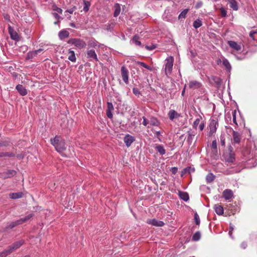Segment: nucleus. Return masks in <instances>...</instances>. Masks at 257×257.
Segmentation results:
<instances>
[{
	"label": "nucleus",
	"instance_id": "nucleus-1",
	"mask_svg": "<svg viewBox=\"0 0 257 257\" xmlns=\"http://www.w3.org/2000/svg\"><path fill=\"white\" fill-rule=\"evenodd\" d=\"M50 142L55 147L56 150L60 153L66 150L65 141L59 136H56L53 139L51 138Z\"/></svg>",
	"mask_w": 257,
	"mask_h": 257
},
{
	"label": "nucleus",
	"instance_id": "nucleus-2",
	"mask_svg": "<svg viewBox=\"0 0 257 257\" xmlns=\"http://www.w3.org/2000/svg\"><path fill=\"white\" fill-rule=\"evenodd\" d=\"M223 157L225 162L227 163H233L235 161V153L233 151L231 146H229L228 150L223 153Z\"/></svg>",
	"mask_w": 257,
	"mask_h": 257
},
{
	"label": "nucleus",
	"instance_id": "nucleus-3",
	"mask_svg": "<svg viewBox=\"0 0 257 257\" xmlns=\"http://www.w3.org/2000/svg\"><path fill=\"white\" fill-rule=\"evenodd\" d=\"M173 62H174V58L172 56L167 58L165 60L164 71H165V74L167 76L170 75L172 73V69H173Z\"/></svg>",
	"mask_w": 257,
	"mask_h": 257
},
{
	"label": "nucleus",
	"instance_id": "nucleus-4",
	"mask_svg": "<svg viewBox=\"0 0 257 257\" xmlns=\"http://www.w3.org/2000/svg\"><path fill=\"white\" fill-rule=\"evenodd\" d=\"M67 43L74 45L80 49L85 48L86 46V43L84 40L78 38H71L68 41Z\"/></svg>",
	"mask_w": 257,
	"mask_h": 257
},
{
	"label": "nucleus",
	"instance_id": "nucleus-5",
	"mask_svg": "<svg viewBox=\"0 0 257 257\" xmlns=\"http://www.w3.org/2000/svg\"><path fill=\"white\" fill-rule=\"evenodd\" d=\"M218 126V121L217 118H213L210 119L209 124V131L208 133L209 136H212L216 133Z\"/></svg>",
	"mask_w": 257,
	"mask_h": 257
},
{
	"label": "nucleus",
	"instance_id": "nucleus-6",
	"mask_svg": "<svg viewBox=\"0 0 257 257\" xmlns=\"http://www.w3.org/2000/svg\"><path fill=\"white\" fill-rule=\"evenodd\" d=\"M226 128L232 132V143L239 144L240 142L241 135L239 133L233 131L230 127H227L226 126Z\"/></svg>",
	"mask_w": 257,
	"mask_h": 257
},
{
	"label": "nucleus",
	"instance_id": "nucleus-7",
	"mask_svg": "<svg viewBox=\"0 0 257 257\" xmlns=\"http://www.w3.org/2000/svg\"><path fill=\"white\" fill-rule=\"evenodd\" d=\"M121 74L123 81L126 84H127L128 83V71L124 66L121 67Z\"/></svg>",
	"mask_w": 257,
	"mask_h": 257
},
{
	"label": "nucleus",
	"instance_id": "nucleus-8",
	"mask_svg": "<svg viewBox=\"0 0 257 257\" xmlns=\"http://www.w3.org/2000/svg\"><path fill=\"white\" fill-rule=\"evenodd\" d=\"M87 58L89 59V61L95 60L96 61H98V59L97 58V55L94 50H89L86 52Z\"/></svg>",
	"mask_w": 257,
	"mask_h": 257
},
{
	"label": "nucleus",
	"instance_id": "nucleus-9",
	"mask_svg": "<svg viewBox=\"0 0 257 257\" xmlns=\"http://www.w3.org/2000/svg\"><path fill=\"white\" fill-rule=\"evenodd\" d=\"M147 223L155 226L161 227L164 226V223L162 221L156 219H150L147 220Z\"/></svg>",
	"mask_w": 257,
	"mask_h": 257
},
{
	"label": "nucleus",
	"instance_id": "nucleus-10",
	"mask_svg": "<svg viewBox=\"0 0 257 257\" xmlns=\"http://www.w3.org/2000/svg\"><path fill=\"white\" fill-rule=\"evenodd\" d=\"M123 141L124 143L125 144V145L127 147H129L131 146L132 144L135 141V138L134 137L129 134H127L124 137Z\"/></svg>",
	"mask_w": 257,
	"mask_h": 257
},
{
	"label": "nucleus",
	"instance_id": "nucleus-11",
	"mask_svg": "<svg viewBox=\"0 0 257 257\" xmlns=\"http://www.w3.org/2000/svg\"><path fill=\"white\" fill-rule=\"evenodd\" d=\"M8 31L9 34L10 35L11 38L12 40L16 41H18L19 40V37L18 33L11 26H9L8 27Z\"/></svg>",
	"mask_w": 257,
	"mask_h": 257
},
{
	"label": "nucleus",
	"instance_id": "nucleus-12",
	"mask_svg": "<svg viewBox=\"0 0 257 257\" xmlns=\"http://www.w3.org/2000/svg\"><path fill=\"white\" fill-rule=\"evenodd\" d=\"M43 51L42 49H39L37 50L30 51L27 53L26 59L27 60L32 59Z\"/></svg>",
	"mask_w": 257,
	"mask_h": 257
},
{
	"label": "nucleus",
	"instance_id": "nucleus-13",
	"mask_svg": "<svg viewBox=\"0 0 257 257\" xmlns=\"http://www.w3.org/2000/svg\"><path fill=\"white\" fill-rule=\"evenodd\" d=\"M188 86L190 89H196L202 86V83L196 80H192L189 82Z\"/></svg>",
	"mask_w": 257,
	"mask_h": 257
},
{
	"label": "nucleus",
	"instance_id": "nucleus-14",
	"mask_svg": "<svg viewBox=\"0 0 257 257\" xmlns=\"http://www.w3.org/2000/svg\"><path fill=\"white\" fill-rule=\"evenodd\" d=\"M222 196L226 200H229L233 196V193L230 189H225L223 191Z\"/></svg>",
	"mask_w": 257,
	"mask_h": 257
},
{
	"label": "nucleus",
	"instance_id": "nucleus-15",
	"mask_svg": "<svg viewBox=\"0 0 257 257\" xmlns=\"http://www.w3.org/2000/svg\"><path fill=\"white\" fill-rule=\"evenodd\" d=\"M16 89L22 96H25L28 93L26 88L21 84L17 85L16 86Z\"/></svg>",
	"mask_w": 257,
	"mask_h": 257
},
{
	"label": "nucleus",
	"instance_id": "nucleus-16",
	"mask_svg": "<svg viewBox=\"0 0 257 257\" xmlns=\"http://www.w3.org/2000/svg\"><path fill=\"white\" fill-rule=\"evenodd\" d=\"M168 115L170 119L172 120L175 118H179L181 116L180 114L178 113L177 111L173 109H171L169 111Z\"/></svg>",
	"mask_w": 257,
	"mask_h": 257
},
{
	"label": "nucleus",
	"instance_id": "nucleus-17",
	"mask_svg": "<svg viewBox=\"0 0 257 257\" xmlns=\"http://www.w3.org/2000/svg\"><path fill=\"white\" fill-rule=\"evenodd\" d=\"M88 46L89 48H100L99 43L94 38L91 39L88 42Z\"/></svg>",
	"mask_w": 257,
	"mask_h": 257
},
{
	"label": "nucleus",
	"instance_id": "nucleus-18",
	"mask_svg": "<svg viewBox=\"0 0 257 257\" xmlns=\"http://www.w3.org/2000/svg\"><path fill=\"white\" fill-rule=\"evenodd\" d=\"M228 44L231 48L236 51H239L241 49L240 45L238 44L235 41H229L228 42Z\"/></svg>",
	"mask_w": 257,
	"mask_h": 257
},
{
	"label": "nucleus",
	"instance_id": "nucleus-19",
	"mask_svg": "<svg viewBox=\"0 0 257 257\" xmlns=\"http://www.w3.org/2000/svg\"><path fill=\"white\" fill-rule=\"evenodd\" d=\"M188 137L187 138V142L189 145H191L192 143L193 138L195 135V133L191 130H190L187 132Z\"/></svg>",
	"mask_w": 257,
	"mask_h": 257
},
{
	"label": "nucleus",
	"instance_id": "nucleus-20",
	"mask_svg": "<svg viewBox=\"0 0 257 257\" xmlns=\"http://www.w3.org/2000/svg\"><path fill=\"white\" fill-rule=\"evenodd\" d=\"M24 243V240L22 239L19 241H17L12 244L11 246L13 250H15L18 248H20L23 244Z\"/></svg>",
	"mask_w": 257,
	"mask_h": 257
},
{
	"label": "nucleus",
	"instance_id": "nucleus-21",
	"mask_svg": "<svg viewBox=\"0 0 257 257\" xmlns=\"http://www.w3.org/2000/svg\"><path fill=\"white\" fill-rule=\"evenodd\" d=\"M214 209L216 213L218 215H221L224 213V209L223 207L219 204H215L214 206Z\"/></svg>",
	"mask_w": 257,
	"mask_h": 257
},
{
	"label": "nucleus",
	"instance_id": "nucleus-22",
	"mask_svg": "<svg viewBox=\"0 0 257 257\" xmlns=\"http://www.w3.org/2000/svg\"><path fill=\"white\" fill-rule=\"evenodd\" d=\"M230 7L234 11H237L238 9V3L235 0H228Z\"/></svg>",
	"mask_w": 257,
	"mask_h": 257
},
{
	"label": "nucleus",
	"instance_id": "nucleus-23",
	"mask_svg": "<svg viewBox=\"0 0 257 257\" xmlns=\"http://www.w3.org/2000/svg\"><path fill=\"white\" fill-rule=\"evenodd\" d=\"M59 37L60 39H63L69 37V33L65 30H62L59 33Z\"/></svg>",
	"mask_w": 257,
	"mask_h": 257
},
{
	"label": "nucleus",
	"instance_id": "nucleus-24",
	"mask_svg": "<svg viewBox=\"0 0 257 257\" xmlns=\"http://www.w3.org/2000/svg\"><path fill=\"white\" fill-rule=\"evenodd\" d=\"M215 177V176L213 173H209L206 177V181L207 183H211L214 180Z\"/></svg>",
	"mask_w": 257,
	"mask_h": 257
},
{
	"label": "nucleus",
	"instance_id": "nucleus-25",
	"mask_svg": "<svg viewBox=\"0 0 257 257\" xmlns=\"http://www.w3.org/2000/svg\"><path fill=\"white\" fill-rule=\"evenodd\" d=\"M179 195L180 198L185 201H187L189 199L188 194L186 192L180 191L179 192Z\"/></svg>",
	"mask_w": 257,
	"mask_h": 257
},
{
	"label": "nucleus",
	"instance_id": "nucleus-26",
	"mask_svg": "<svg viewBox=\"0 0 257 257\" xmlns=\"http://www.w3.org/2000/svg\"><path fill=\"white\" fill-rule=\"evenodd\" d=\"M68 54V59L71 62H75L76 60V58L75 57L74 51L71 50H69Z\"/></svg>",
	"mask_w": 257,
	"mask_h": 257
},
{
	"label": "nucleus",
	"instance_id": "nucleus-27",
	"mask_svg": "<svg viewBox=\"0 0 257 257\" xmlns=\"http://www.w3.org/2000/svg\"><path fill=\"white\" fill-rule=\"evenodd\" d=\"M23 193L22 192L12 193L10 194V197L13 199H18L23 197Z\"/></svg>",
	"mask_w": 257,
	"mask_h": 257
},
{
	"label": "nucleus",
	"instance_id": "nucleus-28",
	"mask_svg": "<svg viewBox=\"0 0 257 257\" xmlns=\"http://www.w3.org/2000/svg\"><path fill=\"white\" fill-rule=\"evenodd\" d=\"M114 12L113 14V16L114 17H117L120 14V7L118 4H115L114 5Z\"/></svg>",
	"mask_w": 257,
	"mask_h": 257
},
{
	"label": "nucleus",
	"instance_id": "nucleus-29",
	"mask_svg": "<svg viewBox=\"0 0 257 257\" xmlns=\"http://www.w3.org/2000/svg\"><path fill=\"white\" fill-rule=\"evenodd\" d=\"M222 64L225 67L227 70L230 71L231 67L229 61L225 58H223L222 60Z\"/></svg>",
	"mask_w": 257,
	"mask_h": 257
},
{
	"label": "nucleus",
	"instance_id": "nucleus-30",
	"mask_svg": "<svg viewBox=\"0 0 257 257\" xmlns=\"http://www.w3.org/2000/svg\"><path fill=\"white\" fill-rule=\"evenodd\" d=\"M83 2L84 5L83 10L85 12H87L89 11V8L91 5L90 3L86 0H83Z\"/></svg>",
	"mask_w": 257,
	"mask_h": 257
},
{
	"label": "nucleus",
	"instance_id": "nucleus-31",
	"mask_svg": "<svg viewBox=\"0 0 257 257\" xmlns=\"http://www.w3.org/2000/svg\"><path fill=\"white\" fill-rule=\"evenodd\" d=\"M155 149L161 155H163L166 153V151L162 145L157 146Z\"/></svg>",
	"mask_w": 257,
	"mask_h": 257
},
{
	"label": "nucleus",
	"instance_id": "nucleus-32",
	"mask_svg": "<svg viewBox=\"0 0 257 257\" xmlns=\"http://www.w3.org/2000/svg\"><path fill=\"white\" fill-rule=\"evenodd\" d=\"M135 62L137 64L139 65L150 71H153V68L148 66V65L145 64L144 62H141V61H136Z\"/></svg>",
	"mask_w": 257,
	"mask_h": 257
},
{
	"label": "nucleus",
	"instance_id": "nucleus-33",
	"mask_svg": "<svg viewBox=\"0 0 257 257\" xmlns=\"http://www.w3.org/2000/svg\"><path fill=\"white\" fill-rule=\"evenodd\" d=\"M201 233L199 231L196 232L192 237V240L194 241H198L200 239Z\"/></svg>",
	"mask_w": 257,
	"mask_h": 257
},
{
	"label": "nucleus",
	"instance_id": "nucleus-34",
	"mask_svg": "<svg viewBox=\"0 0 257 257\" xmlns=\"http://www.w3.org/2000/svg\"><path fill=\"white\" fill-rule=\"evenodd\" d=\"M202 25V23L201 20L200 19H197L195 20L193 24V26L195 29H197L199 27H200Z\"/></svg>",
	"mask_w": 257,
	"mask_h": 257
},
{
	"label": "nucleus",
	"instance_id": "nucleus-35",
	"mask_svg": "<svg viewBox=\"0 0 257 257\" xmlns=\"http://www.w3.org/2000/svg\"><path fill=\"white\" fill-rule=\"evenodd\" d=\"M189 11V9H184L180 14V15H179L178 16V19L179 20H181L182 19H185L186 16V15L188 13Z\"/></svg>",
	"mask_w": 257,
	"mask_h": 257
},
{
	"label": "nucleus",
	"instance_id": "nucleus-36",
	"mask_svg": "<svg viewBox=\"0 0 257 257\" xmlns=\"http://www.w3.org/2000/svg\"><path fill=\"white\" fill-rule=\"evenodd\" d=\"M150 124L153 126H158L160 124V122L156 118L152 117L150 120Z\"/></svg>",
	"mask_w": 257,
	"mask_h": 257
},
{
	"label": "nucleus",
	"instance_id": "nucleus-37",
	"mask_svg": "<svg viewBox=\"0 0 257 257\" xmlns=\"http://www.w3.org/2000/svg\"><path fill=\"white\" fill-rule=\"evenodd\" d=\"M201 118V116L200 115H199L198 117L194 121L193 126L195 129L196 130L198 125L200 124V122Z\"/></svg>",
	"mask_w": 257,
	"mask_h": 257
},
{
	"label": "nucleus",
	"instance_id": "nucleus-38",
	"mask_svg": "<svg viewBox=\"0 0 257 257\" xmlns=\"http://www.w3.org/2000/svg\"><path fill=\"white\" fill-rule=\"evenodd\" d=\"M132 42L133 43L136 44L137 46H141V42L139 40V37L137 36H135L133 39Z\"/></svg>",
	"mask_w": 257,
	"mask_h": 257
},
{
	"label": "nucleus",
	"instance_id": "nucleus-39",
	"mask_svg": "<svg viewBox=\"0 0 257 257\" xmlns=\"http://www.w3.org/2000/svg\"><path fill=\"white\" fill-rule=\"evenodd\" d=\"M34 216L33 213H31L28 214V215L25 216L24 217L21 218L23 220V222H26L29 221L31 218H32Z\"/></svg>",
	"mask_w": 257,
	"mask_h": 257
},
{
	"label": "nucleus",
	"instance_id": "nucleus-40",
	"mask_svg": "<svg viewBox=\"0 0 257 257\" xmlns=\"http://www.w3.org/2000/svg\"><path fill=\"white\" fill-rule=\"evenodd\" d=\"M16 172L14 170H8L7 173V176L5 177V178L12 177L15 176L16 175Z\"/></svg>",
	"mask_w": 257,
	"mask_h": 257
},
{
	"label": "nucleus",
	"instance_id": "nucleus-41",
	"mask_svg": "<svg viewBox=\"0 0 257 257\" xmlns=\"http://www.w3.org/2000/svg\"><path fill=\"white\" fill-rule=\"evenodd\" d=\"M52 9L53 11H56L59 14H62L63 12V10L61 8H58L56 5L52 6Z\"/></svg>",
	"mask_w": 257,
	"mask_h": 257
},
{
	"label": "nucleus",
	"instance_id": "nucleus-42",
	"mask_svg": "<svg viewBox=\"0 0 257 257\" xmlns=\"http://www.w3.org/2000/svg\"><path fill=\"white\" fill-rule=\"evenodd\" d=\"M237 172H239V171L234 170H227L225 171L224 174L228 175L232 174L237 173Z\"/></svg>",
	"mask_w": 257,
	"mask_h": 257
},
{
	"label": "nucleus",
	"instance_id": "nucleus-43",
	"mask_svg": "<svg viewBox=\"0 0 257 257\" xmlns=\"http://www.w3.org/2000/svg\"><path fill=\"white\" fill-rule=\"evenodd\" d=\"M4 251L7 256L14 251L13 249L12 248L10 245L9 246L7 249H5Z\"/></svg>",
	"mask_w": 257,
	"mask_h": 257
},
{
	"label": "nucleus",
	"instance_id": "nucleus-44",
	"mask_svg": "<svg viewBox=\"0 0 257 257\" xmlns=\"http://www.w3.org/2000/svg\"><path fill=\"white\" fill-rule=\"evenodd\" d=\"M220 144H221V146H225V138L224 136L221 135L220 136Z\"/></svg>",
	"mask_w": 257,
	"mask_h": 257
},
{
	"label": "nucleus",
	"instance_id": "nucleus-45",
	"mask_svg": "<svg viewBox=\"0 0 257 257\" xmlns=\"http://www.w3.org/2000/svg\"><path fill=\"white\" fill-rule=\"evenodd\" d=\"M16 226L17 225H16L15 222L14 221V222H12L8 223L6 226V228L7 229L13 228Z\"/></svg>",
	"mask_w": 257,
	"mask_h": 257
},
{
	"label": "nucleus",
	"instance_id": "nucleus-46",
	"mask_svg": "<svg viewBox=\"0 0 257 257\" xmlns=\"http://www.w3.org/2000/svg\"><path fill=\"white\" fill-rule=\"evenodd\" d=\"M194 220H195V223L196 224V225H199L200 218H199V215H198V214L197 213H195L194 214Z\"/></svg>",
	"mask_w": 257,
	"mask_h": 257
},
{
	"label": "nucleus",
	"instance_id": "nucleus-47",
	"mask_svg": "<svg viewBox=\"0 0 257 257\" xmlns=\"http://www.w3.org/2000/svg\"><path fill=\"white\" fill-rule=\"evenodd\" d=\"M107 110H109V111H113V109H114V108H113V104L111 102H108L107 103Z\"/></svg>",
	"mask_w": 257,
	"mask_h": 257
},
{
	"label": "nucleus",
	"instance_id": "nucleus-48",
	"mask_svg": "<svg viewBox=\"0 0 257 257\" xmlns=\"http://www.w3.org/2000/svg\"><path fill=\"white\" fill-rule=\"evenodd\" d=\"M257 33L256 30H252L249 32V37L253 40H254V35Z\"/></svg>",
	"mask_w": 257,
	"mask_h": 257
},
{
	"label": "nucleus",
	"instance_id": "nucleus-49",
	"mask_svg": "<svg viewBox=\"0 0 257 257\" xmlns=\"http://www.w3.org/2000/svg\"><path fill=\"white\" fill-rule=\"evenodd\" d=\"M133 92L135 95L138 96H139L141 94L140 90L137 88H134L133 89Z\"/></svg>",
	"mask_w": 257,
	"mask_h": 257
},
{
	"label": "nucleus",
	"instance_id": "nucleus-50",
	"mask_svg": "<svg viewBox=\"0 0 257 257\" xmlns=\"http://www.w3.org/2000/svg\"><path fill=\"white\" fill-rule=\"evenodd\" d=\"M76 10V7L75 6L73 7L70 9L67 10L65 11L66 13H69L70 14H73V13Z\"/></svg>",
	"mask_w": 257,
	"mask_h": 257
},
{
	"label": "nucleus",
	"instance_id": "nucleus-51",
	"mask_svg": "<svg viewBox=\"0 0 257 257\" xmlns=\"http://www.w3.org/2000/svg\"><path fill=\"white\" fill-rule=\"evenodd\" d=\"M232 117H233V122L235 124L237 125V124L236 119V111L235 110H234L232 112Z\"/></svg>",
	"mask_w": 257,
	"mask_h": 257
},
{
	"label": "nucleus",
	"instance_id": "nucleus-52",
	"mask_svg": "<svg viewBox=\"0 0 257 257\" xmlns=\"http://www.w3.org/2000/svg\"><path fill=\"white\" fill-rule=\"evenodd\" d=\"M211 148L214 150L217 149V143H216V140L213 141L212 144H211Z\"/></svg>",
	"mask_w": 257,
	"mask_h": 257
},
{
	"label": "nucleus",
	"instance_id": "nucleus-53",
	"mask_svg": "<svg viewBox=\"0 0 257 257\" xmlns=\"http://www.w3.org/2000/svg\"><path fill=\"white\" fill-rule=\"evenodd\" d=\"M106 115L109 118H112L113 116L112 111L106 110Z\"/></svg>",
	"mask_w": 257,
	"mask_h": 257
},
{
	"label": "nucleus",
	"instance_id": "nucleus-54",
	"mask_svg": "<svg viewBox=\"0 0 257 257\" xmlns=\"http://www.w3.org/2000/svg\"><path fill=\"white\" fill-rule=\"evenodd\" d=\"M247 246V243L245 241H243L242 242L241 244H240V247L242 248V249H245Z\"/></svg>",
	"mask_w": 257,
	"mask_h": 257
},
{
	"label": "nucleus",
	"instance_id": "nucleus-55",
	"mask_svg": "<svg viewBox=\"0 0 257 257\" xmlns=\"http://www.w3.org/2000/svg\"><path fill=\"white\" fill-rule=\"evenodd\" d=\"M143 124L145 126H147V124L149 123V120L144 116L143 117Z\"/></svg>",
	"mask_w": 257,
	"mask_h": 257
},
{
	"label": "nucleus",
	"instance_id": "nucleus-56",
	"mask_svg": "<svg viewBox=\"0 0 257 257\" xmlns=\"http://www.w3.org/2000/svg\"><path fill=\"white\" fill-rule=\"evenodd\" d=\"M185 172H188L189 173H190L191 172L194 171V169H192L191 167H187L185 169Z\"/></svg>",
	"mask_w": 257,
	"mask_h": 257
},
{
	"label": "nucleus",
	"instance_id": "nucleus-57",
	"mask_svg": "<svg viewBox=\"0 0 257 257\" xmlns=\"http://www.w3.org/2000/svg\"><path fill=\"white\" fill-rule=\"evenodd\" d=\"M4 19L7 21H10V16L7 14H4Z\"/></svg>",
	"mask_w": 257,
	"mask_h": 257
},
{
	"label": "nucleus",
	"instance_id": "nucleus-58",
	"mask_svg": "<svg viewBox=\"0 0 257 257\" xmlns=\"http://www.w3.org/2000/svg\"><path fill=\"white\" fill-rule=\"evenodd\" d=\"M52 14L54 17L57 20H59L61 18V17L57 13H54Z\"/></svg>",
	"mask_w": 257,
	"mask_h": 257
},
{
	"label": "nucleus",
	"instance_id": "nucleus-59",
	"mask_svg": "<svg viewBox=\"0 0 257 257\" xmlns=\"http://www.w3.org/2000/svg\"><path fill=\"white\" fill-rule=\"evenodd\" d=\"M16 224V225H20V224H22L23 223V220L21 218H20V219L19 220H17V221H15Z\"/></svg>",
	"mask_w": 257,
	"mask_h": 257
},
{
	"label": "nucleus",
	"instance_id": "nucleus-60",
	"mask_svg": "<svg viewBox=\"0 0 257 257\" xmlns=\"http://www.w3.org/2000/svg\"><path fill=\"white\" fill-rule=\"evenodd\" d=\"M204 122H201L200 123L199 125V130L202 131L204 128Z\"/></svg>",
	"mask_w": 257,
	"mask_h": 257
},
{
	"label": "nucleus",
	"instance_id": "nucleus-61",
	"mask_svg": "<svg viewBox=\"0 0 257 257\" xmlns=\"http://www.w3.org/2000/svg\"><path fill=\"white\" fill-rule=\"evenodd\" d=\"M178 169L177 167H172L171 168V172L173 174H175L177 172Z\"/></svg>",
	"mask_w": 257,
	"mask_h": 257
},
{
	"label": "nucleus",
	"instance_id": "nucleus-62",
	"mask_svg": "<svg viewBox=\"0 0 257 257\" xmlns=\"http://www.w3.org/2000/svg\"><path fill=\"white\" fill-rule=\"evenodd\" d=\"M221 12L222 17H225L226 16V11L224 9H221Z\"/></svg>",
	"mask_w": 257,
	"mask_h": 257
},
{
	"label": "nucleus",
	"instance_id": "nucleus-63",
	"mask_svg": "<svg viewBox=\"0 0 257 257\" xmlns=\"http://www.w3.org/2000/svg\"><path fill=\"white\" fill-rule=\"evenodd\" d=\"M146 48H147V50H152L153 49H154L156 47L154 46H147L146 47Z\"/></svg>",
	"mask_w": 257,
	"mask_h": 257
},
{
	"label": "nucleus",
	"instance_id": "nucleus-64",
	"mask_svg": "<svg viewBox=\"0 0 257 257\" xmlns=\"http://www.w3.org/2000/svg\"><path fill=\"white\" fill-rule=\"evenodd\" d=\"M6 256H7V255H6V253L4 250L0 252V257H6Z\"/></svg>",
	"mask_w": 257,
	"mask_h": 257
}]
</instances>
